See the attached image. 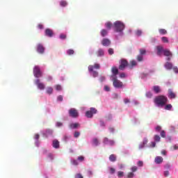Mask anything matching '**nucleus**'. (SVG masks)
Instances as JSON below:
<instances>
[{
  "label": "nucleus",
  "instance_id": "1",
  "mask_svg": "<svg viewBox=\"0 0 178 178\" xmlns=\"http://www.w3.org/2000/svg\"><path fill=\"white\" fill-rule=\"evenodd\" d=\"M154 102L157 106H165L168 103V97L163 95L157 96L154 98Z\"/></svg>",
  "mask_w": 178,
  "mask_h": 178
},
{
  "label": "nucleus",
  "instance_id": "2",
  "mask_svg": "<svg viewBox=\"0 0 178 178\" xmlns=\"http://www.w3.org/2000/svg\"><path fill=\"white\" fill-rule=\"evenodd\" d=\"M114 30L116 33H122L124 30V24L120 21L114 22Z\"/></svg>",
  "mask_w": 178,
  "mask_h": 178
},
{
  "label": "nucleus",
  "instance_id": "3",
  "mask_svg": "<svg viewBox=\"0 0 178 178\" xmlns=\"http://www.w3.org/2000/svg\"><path fill=\"white\" fill-rule=\"evenodd\" d=\"M113 86L115 88H123V82L118 79V77L113 78Z\"/></svg>",
  "mask_w": 178,
  "mask_h": 178
},
{
  "label": "nucleus",
  "instance_id": "4",
  "mask_svg": "<svg viewBox=\"0 0 178 178\" xmlns=\"http://www.w3.org/2000/svg\"><path fill=\"white\" fill-rule=\"evenodd\" d=\"M33 74L36 79H39V77H42V72H41V69L38 67V65H35L33 68Z\"/></svg>",
  "mask_w": 178,
  "mask_h": 178
},
{
  "label": "nucleus",
  "instance_id": "5",
  "mask_svg": "<svg viewBox=\"0 0 178 178\" xmlns=\"http://www.w3.org/2000/svg\"><path fill=\"white\" fill-rule=\"evenodd\" d=\"M120 63L119 65L120 70H124V69H126L127 66L129 67V62H127V60L126 59H121Z\"/></svg>",
  "mask_w": 178,
  "mask_h": 178
},
{
  "label": "nucleus",
  "instance_id": "6",
  "mask_svg": "<svg viewBox=\"0 0 178 178\" xmlns=\"http://www.w3.org/2000/svg\"><path fill=\"white\" fill-rule=\"evenodd\" d=\"M111 72L113 73V74L111 75V79L116 78L117 77L116 76H118V74H119V70L116 67H112Z\"/></svg>",
  "mask_w": 178,
  "mask_h": 178
},
{
  "label": "nucleus",
  "instance_id": "7",
  "mask_svg": "<svg viewBox=\"0 0 178 178\" xmlns=\"http://www.w3.org/2000/svg\"><path fill=\"white\" fill-rule=\"evenodd\" d=\"M103 143L106 145H115V140H110L108 138H104L103 140Z\"/></svg>",
  "mask_w": 178,
  "mask_h": 178
},
{
  "label": "nucleus",
  "instance_id": "8",
  "mask_svg": "<svg viewBox=\"0 0 178 178\" xmlns=\"http://www.w3.org/2000/svg\"><path fill=\"white\" fill-rule=\"evenodd\" d=\"M101 68V65L98 63H95L94 65H89L88 66V71L89 72H92L94 70V69H100Z\"/></svg>",
  "mask_w": 178,
  "mask_h": 178
},
{
  "label": "nucleus",
  "instance_id": "9",
  "mask_svg": "<svg viewBox=\"0 0 178 178\" xmlns=\"http://www.w3.org/2000/svg\"><path fill=\"white\" fill-rule=\"evenodd\" d=\"M176 97H177L176 93L175 92H173V90L172 89H169L168 90V98H170V99H175L176 98Z\"/></svg>",
  "mask_w": 178,
  "mask_h": 178
},
{
  "label": "nucleus",
  "instance_id": "10",
  "mask_svg": "<svg viewBox=\"0 0 178 178\" xmlns=\"http://www.w3.org/2000/svg\"><path fill=\"white\" fill-rule=\"evenodd\" d=\"M46 37H54V31L51 29H47L44 31Z\"/></svg>",
  "mask_w": 178,
  "mask_h": 178
},
{
  "label": "nucleus",
  "instance_id": "11",
  "mask_svg": "<svg viewBox=\"0 0 178 178\" xmlns=\"http://www.w3.org/2000/svg\"><path fill=\"white\" fill-rule=\"evenodd\" d=\"M44 51L45 48L42 44H38L37 45V52H38V54H44Z\"/></svg>",
  "mask_w": 178,
  "mask_h": 178
},
{
  "label": "nucleus",
  "instance_id": "12",
  "mask_svg": "<svg viewBox=\"0 0 178 178\" xmlns=\"http://www.w3.org/2000/svg\"><path fill=\"white\" fill-rule=\"evenodd\" d=\"M35 83L36 86H38V88L40 90H44L45 88V85H44V83H41L40 81V79H36Z\"/></svg>",
  "mask_w": 178,
  "mask_h": 178
},
{
  "label": "nucleus",
  "instance_id": "13",
  "mask_svg": "<svg viewBox=\"0 0 178 178\" xmlns=\"http://www.w3.org/2000/svg\"><path fill=\"white\" fill-rule=\"evenodd\" d=\"M102 44L103 47H109L111 45V40L108 38H104L102 40Z\"/></svg>",
  "mask_w": 178,
  "mask_h": 178
},
{
  "label": "nucleus",
  "instance_id": "14",
  "mask_svg": "<svg viewBox=\"0 0 178 178\" xmlns=\"http://www.w3.org/2000/svg\"><path fill=\"white\" fill-rule=\"evenodd\" d=\"M95 54L96 56H97L98 58H101L102 56H104L105 55V51H104L103 49H99Z\"/></svg>",
  "mask_w": 178,
  "mask_h": 178
},
{
  "label": "nucleus",
  "instance_id": "15",
  "mask_svg": "<svg viewBox=\"0 0 178 178\" xmlns=\"http://www.w3.org/2000/svg\"><path fill=\"white\" fill-rule=\"evenodd\" d=\"M154 162L157 163V165H159L163 162V158H162V156H156L154 159Z\"/></svg>",
  "mask_w": 178,
  "mask_h": 178
},
{
  "label": "nucleus",
  "instance_id": "16",
  "mask_svg": "<svg viewBox=\"0 0 178 178\" xmlns=\"http://www.w3.org/2000/svg\"><path fill=\"white\" fill-rule=\"evenodd\" d=\"M156 49H157V55L159 56H161V55H162V52H163V47L162 46H157L156 47Z\"/></svg>",
  "mask_w": 178,
  "mask_h": 178
},
{
  "label": "nucleus",
  "instance_id": "17",
  "mask_svg": "<svg viewBox=\"0 0 178 178\" xmlns=\"http://www.w3.org/2000/svg\"><path fill=\"white\" fill-rule=\"evenodd\" d=\"M164 66L167 70H172L173 69V64L172 63L166 62Z\"/></svg>",
  "mask_w": 178,
  "mask_h": 178
},
{
  "label": "nucleus",
  "instance_id": "18",
  "mask_svg": "<svg viewBox=\"0 0 178 178\" xmlns=\"http://www.w3.org/2000/svg\"><path fill=\"white\" fill-rule=\"evenodd\" d=\"M134 66H137V61L133 60L129 62V65L128 64V67L132 69Z\"/></svg>",
  "mask_w": 178,
  "mask_h": 178
},
{
  "label": "nucleus",
  "instance_id": "19",
  "mask_svg": "<svg viewBox=\"0 0 178 178\" xmlns=\"http://www.w3.org/2000/svg\"><path fill=\"white\" fill-rule=\"evenodd\" d=\"M153 90L156 94H159V92H161V87H159V86H153Z\"/></svg>",
  "mask_w": 178,
  "mask_h": 178
},
{
  "label": "nucleus",
  "instance_id": "20",
  "mask_svg": "<svg viewBox=\"0 0 178 178\" xmlns=\"http://www.w3.org/2000/svg\"><path fill=\"white\" fill-rule=\"evenodd\" d=\"M164 56H172V52L169 49H164L163 51Z\"/></svg>",
  "mask_w": 178,
  "mask_h": 178
},
{
  "label": "nucleus",
  "instance_id": "21",
  "mask_svg": "<svg viewBox=\"0 0 178 178\" xmlns=\"http://www.w3.org/2000/svg\"><path fill=\"white\" fill-rule=\"evenodd\" d=\"M53 147L56 149L59 148V141L58 140H53Z\"/></svg>",
  "mask_w": 178,
  "mask_h": 178
},
{
  "label": "nucleus",
  "instance_id": "22",
  "mask_svg": "<svg viewBox=\"0 0 178 178\" xmlns=\"http://www.w3.org/2000/svg\"><path fill=\"white\" fill-rule=\"evenodd\" d=\"M70 129H77V127H80V124L79 123H72L70 124Z\"/></svg>",
  "mask_w": 178,
  "mask_h": 178
},
{
  "label": "nucleus",
  "instance_id": "23",
  "mask_svg": "<svg viewBox=\"0 0 178 178\" xmlns=\"http://www.w3.org/2000/svg\"><path fill=\"white\" fill-rule=\"evenodd\" d=\"M100 34L102 37H106V35H108V31H106V29H102L100 31Z\"/></svg>",
  "mask_w": 178,
  "mask_h": 178
},
{
  "label": "nucleus",
  "instance_id": "24",
  "mask_svg": "<svg viewBox=\"0 0 178 178\" xmlns=\"http://www.w3.org/2000/svg\"><path fill=\"white\" fill-rule=\"evenodd\" d=\"M109 161H111V162H116V155L111 154L109 156Z\"/></svg>",
  "mask_w": 178,
  "mask_h": 178
},
{
  "label": "nucleus",
  "instance_id": "25",
  "mask_svg": "<svg viewBox=\"0 0 178 178\" xmlns=\"http://www.w3.org/2000/svg\"><path fill=\"white\" fill-rule=\"evenodd\" d=\"M70 116L71 118H78L79 117V113H77V112H70Z\"/></svg>",
  "mask_w": 178,
  "mask_h": 178
},
{
  "label": "nucleus",
  "instance_id": "26",
  "mask_svg": "<svg viewBox=\"0 0 178 178\" xmlns=\"http://www.w3.org/2000/svg\"><path fill=\"white\" fill-rule=\"evenodd\" d=\"M94 113H97L96 112H86L85 114V116H86V118H92V116L94 115Z\"/></svg>",
  "mask_w": 178,
  "mask_h": 178
},
{
  "label": "nucleus",
  "instance_id": "27",
  "mask_svg": "<svg viewBox=\"0 0 178 178\" xmlns=\"http://www.w3.org/2000/svg\"><path fill=\"white\" fill-rule=\"evenodd\" d=\"M105 26L106 27V29H108V30H111V29H112V22H106L105 24Z\"/></svg>",
  "mask_w": 178,
  "mask_h": 178
},
{
  "label": "nucleus",
  "instance_id": "28",
  "mask_svg": "<svg viewBox=\"0 0 178 178\" xmlns=\"http://www.w3.org/2000/svg\"><path fill=\"white\" fill-rule=\"evenodd\" d=\"M159 33L163 35H165V34H168V31L165 29H161L159 30Z\"/></svg>",
  "mask_w": 178,
  "mask_h": 178
},
{
  "label": "nucleus",
  "instance_id": "29",
  "mask_svg": "<svg viewBox=\"0 0 178 178\" xmlns=\"http://www.w3.org/2000/svg\"><path fill=\"white\" fill-rule=\"evenodd\" d=\"M47 93L49 94V95H51V94H52V92H54V88H51V87H48L47 88L46 90Z\"/></svg>",
  "mask_w": 178,
  "mask_h": 178
},
{
  "label": "nucleus",
  "instance_id": "30",
  "mask_svg": "<svg viewBox=\"0 0 178 178\" xmlns=\"http://www.w3.org/2000/svg\"><path fill=\"white\" fill-rule=\"evenodd\" d=\"M172 104H167L165 106L164 109H165L166 111H172Z\"/></svg>",
  "mask_w": 178,
  "mask_h": 178
},
{
  "label": "nucleus",
  "instance_id": "31",
  "mask_svg": "<svg viewBox=\"0 0 178 178\" xmlns=\"http://www.w3.org/2000/svg\"><path fill=\"white\" fill-rule=\"evenodd\" d=\"M154 141H156V143H159V141H161V136H159V135H155Z\"/></svg>",
  "mask_w": 178,
  "mask_h": 178
},
{
  "label": "nucleus",
  "instance_id": "32",
  "mask_svg": "<svg viewBox=\"0 0 178 178\" xmlns=\"http://www.w3.org/2000/svg\"><path fill=\"white\" fill-rule=\"evenodd\" d=\"M93 144H94V145H95L96 147H97V145H99V141H98V139H97V138H95L93 139Z\"/></svg>",
  "mask_w": 178,
  "mask_h": 178
},
{
  "label": "nucleus",
  "instance_id": "33",
  "mask_svg": "<svg viewBox=\"0 0 178 178\" xmlns=\"http://www.w3.org/2000/svg\"><path fill=\"white\" fill-rule=\"evenodd\" d=\"M84 159H85L84 156H79L77 158V161H79V162H84Z\"/></svg>",
  "mask_w": 178,
  "mask_h": 178
},
{
  "label": "nucleus",
  "instance_id": "34",
  "mask_svg": "<svg viewBox=\"0 0 178 178\" xmlns=\"http://www.w3.org/2000/svg\"><path fill=\"white\" fill-rule=\"evenodd\" d=\"M60 5L63 7L67 6V2L66 1H61Z\"/></svg>",
  "mask_w": 178,
  "mask_h": 178
},
{
  "label": "nucleus",
  "instance_id": "35",
  "mask_svg": "<svg viewBox=\"0 0 178 178\" xmlns=\"http://www.w3.org/2000/svg\"><path fill=\"white\" fill-rule=\"evenodd\" d=\"M139 51H140V55H141L142 56L143 55H145V54H147V51L144 49H140Z\"/></svg>",
  "mask_w": 178,
  "mask_h": 178
},
{
  "label": "nucleus",
  "instance_id": "36",
  "mask_svg": "<svg viewBox=\"0 0 178 178\" xmlns=\"http://www.w3.org/2000/svg\"><path fill=\"white\" fill-rule=\"evenodd\" d=\"M141 34H143V31L140 29L137 30L136 31V35L138 36V37H140L141 36Z\"/></svg>",
  "mask_w": 178,
  "mask_h": 178
},
{
  "label": "nucleus",
  "instance_id": "37",
  "mask_svg": "<svg viewBox=\"0 0 178 178\" xmlns=\"http://www.w3.org/2000/svg\"><path fill=\"white\" fill-rule=\"evenodd\" d=\"M67 55H73L74 54V50L71 49H68L67 51Z\"/></svg>",
  "mask_w": 178,
  "mask_h": 178
},
{
  "label": "nucleus",
  "instance_id": "38",
  "mask_svg": "<svg viewBox=\"0 0 178 178\" xmlns=\"http://www.w3.org/2000/svg\"><path fill=\"white\" fill-rule=\"evenodd\" d=\"M143 57L140 54L137 56V60L138 62H143Z\"/></svg>",
  "mask_w": 178,
  "mask_h": 178
},
{
  "label": "nucleus",
  "instance_id": "39",
  "mask_svg": "<svg viewBox=\"0 0 178 178\" xmlns=\"http://www.w3.org/2000/svg\"><path fill=\"white\" fill-rule=\"evenodd\" d=\"M123 176H124V172H123L122 171H119L118 172V177H123Z\"/></svg>",
  "mask_w": 178,
  "mask_h": 178
},
{
  "label": "nucleus",
  "instance_id": "40",
  "mask_svg": "<svg viewBox=\"0 0 178 178\" xmlns=\"http://www.w3.org/2000/svg\"><path fill=\"white\" fill-rule=\"evenodd\" d=\"M160 134L161 137H162L163 138H166V132H165V131H161Z\"/></svg>",
  "mask_w": 178,
  "mask_h": 178
},
{
  "label": "nucleus",
  "instance_id": "41",
  "mask_svg": "<svg viewBox=\"0 0 178 178\" xmlns=\"http://www.w3.org/2000/svg\"><path fill=\"white\" fill-rule=\"evenodd\" d=\"M130 102H131L129 98H124V104H125V105H127V104H130Z\"/></svg>",
  "mask_w": 178,
  "mask_h": 178
},
{
  "label": "nucleus",
  "instance_id": "42",
  "mask_svg": "<svg viewBox=\"0 0 178 178\" xmlns=\"http://www.w3.org/2000/svg\"><path fill=\"white\" fill-rule=\"evenodd\" d=\"M146 97L147 98H152V92H146Z\"/></svg>",
  "mask_w": 178,
  "mask_h": 178
},
{
  "label": "nucleus",
  "instance_id": "43",
  "mask_svg": "<svg viewBox=\"0 0 178 178\" xmlns=\"http://www.w3.org/2000/svg\"><path fill=\"white\" fill-rule=\"evenodd\" d=\"M161 40L163 41V42H166V43L169 42V40L166 37H162Z\"/></svg>",
  "mask_w": 178,
  "mask_h": 178
},
{
  "label": "nucleus",
  "instance_id": "44",
  "mask_svg": "<svg viewBox=\"0 0 178 178\" xmlns=\"http://www.w3.org/2000/svg\"><path fill=\"white\" fill-rule=\"evenodd\" d=\"M108 54H109V55H113V54H115V51H113V49L109 48L108 49Z\"/></svg>",
  "mask_w": 178,
  "mask_h": 178
},
{
  "label": "nucleus",
  "instance_id": "45",
  "mask_svg": "<svg viewBox=\"0 0 178 178\" xmlns=\"http://www.w3.org/2000/svg\"><path fill=\"white\" fill-rule=\"evenodd\" d=\"M72 165H74L75 166H77V165H79V160L74 159L72 161Z\"/></svg>",
  "mask_w": 178,
  "mask_h": 178
},
{
  "label": "nucleus",
  "instance_id": "46",
  "mask_svg": "<svg viewBox=\"0 0 178 178\" xmlns=\"http://www.w3.org/2000/svg\"><path fill=\"white\" fill-rule=\"evenodd\" d=\"M156 131H157V133H159V131H161V130H162V127L161 126H157L155 128Z\"/></svg>",
  "mask_w": 178,
  "mask_h": 178
},
{
  "label": "nucleus",
  "instance_id": "47",
  "mask_svg": "<svg viewBox=\"0 0 178 178\" xmlns=\"http://www.w3.org/2000/svg\"><path fill=\"white\" fill-rule=\"evenodd\" d=\"M66 35L65 34H63V33H61L60 35V38L61 39V40H66Z\"/></svg>",
  "mask_w": 178,
  "mask_h": 178
},
{
  "label": "nucleus",
  "instance_id": "48",
  "mask_svg": "<svg viewBox=\"0 0 178 178\" xmlns=\"http://www.w3.org/2000/svg\"><path fill=\"white\" fill-rule=\"evenodd\" d=\"M109 170H110V173L111 175H113V173H115V172H116V170H115V168H109Z\"/></svg>",
  "mask_w": 178,
  "mask_h": 178
},
{
  "label": "nucleus",
  "instance_id": "49",
  "mask_svg": "<svg viewBox=\"0 0 178 178\" xmlns=\"http://www.w3.org/2000/svg\"><path fill=\"white\" fill-rule=\"evenodd\" d=\"M80 136V132L79 131H75L74 134V137H75V138H79V136Z\"/></svg>",
  "mask_w": 178,
  "mask_h": 178
},
{
  "label": "nucleus",
  "instance_id": "50",
  "mask_svg": "<svg viewBox=\"0 0 178 178\" xmlns=\"http://www.w3.org/2000/svg\"><path fill=\"white\" fill-rule=\"evenodd\" d=\"M127 177H128V178H133V177H134V173H133V172H129V173H128V175H127Z\"/></svg>",
  "mask_w": 178,
  "mask_h": 178
},
{
  "label": "nucleus",
  "instance_id": "51",
  "mask_svg": "<svg viewBox=\"0 0 178 178\" xmlns=\"http://www.w3.org/2000/svg\"><path fill=\"white\" fill-rule=\"evenodd\" d=\"M93 77H98V72L97 71H92Z\"/></svg>",
  "mask_w": 178,
  "mask_h": 178
},
{
  "label": "nucleus",
  "instance_id": "52",
  "mask_svg": "<svg viewBox=\"0 0 178 178\" xmlns=\"http://www.w3.org/2000/svg\"><path fill=\"white\" fill-rule=\"evenodd\" d=\"M56 90L57 91H60L62 90V86H60V85H56Z\"/></svg>",
  "mask_w": 178,
  "mask_h": 178
},
{
  "label": "nucleus",
  "instance_id": "53",
  "mask_svg": "<svg viewBox=\"0 0 178 178\" xmlns=\"http://www.w3.org/2000/svg\"><path fill=\"white\" fill-rule=\"evenodd\" d=\"M137 165H138V166H139V167H142V166H143V165H144V162H143V161H139L138 162Z\"/></svg>",
  "mask_w": 178,
  "mask_h": 178
},
{
  "label": "nucleus",
  "instance_id": "54",
  "mask_svg": "<svg viewBox=\"0 0 178 178\" xmlns=\"http://www.w3.org/2000/svg\"><path fill=\"white\" fill-rule=\"evenodd\" d=\"M131 170L132 172H137V170H138L137 166H133V167L131 168Z\"/></svg>",
  "mask_w": 178,
  "mask_h": 178
},
{
  "label": "nucleus",
  "instance_id": "55",
  "mask_svg": "<svg viewBox=\"0 0 178 178\" xmlns=\"http://www.w3.org/2000/svg\"><path fill=\"white\" fill-rule=\"evenodd\" d=\"M120 79H124L126 78V74L124 72H122L120 74Z\"/></svg>",
  "mask_w": 178,
  "mask_h": 178
},
{
  "label": "nucleus",
  "instance_id": "56",
  "mask_svg": "<svg viewBox=\"0 0 178 178\" xmlns=\"http://www.w3.org/2000/svg\"><path fill=\"white\" fill-rule=\"evenodd\" d=\"M57 100H58V101H60V102L63 101V96L59 95V96L57 97Z\"/></svg>",
  "mask_w": 178,
  "mask_h": 178
},
{
  "label": "nucleus",
  "instance_id": "57",
  "mask_svg": "<svg viewBox=\"0 0 178 178\" xmlns=\"http://www.w3.org/2000/svg\"><path fill=\"white\" fill-rule=\"evenodd\" d=\"M48 158L49 159L50 161H54V156L52 155V154H49Z\"/></svg>",
  "mask_w": 178,
  "mask_h": 178
},
{
  "label": "nucleus",
  "instance_id": "58",
  "mask_svg": "<svg viewBox=\"0 0 178 178\" xmlns=\"http://www.w3.org/2000/svg\"><path fill=\"white\" fill-rule=\"evenodd\" d=\"M113 98H114V99H118V98H119V95H118L117 93H114L113 95Z\"/></svg>",
  "mask_w": 178,
  "mask_h": 178
},
{
  "label": "nucleus",
  "instance_id": "59",
  "mask_svg": "<svg viewBox=\"0 0 178 178\" xmlns=\"http://www.w3.org/2000/svg\"><path fill=\"white\" fill-rule=\"evenodd\" d=\"M147 143H148V139L145 138V139L143 140L142 144H143V145H146V144H147Z\"/></svg>",
  "mask_w": 178,
  "mask_h": 178
},
{
  "label": "nucleus",
  "instance_id": "60",
  "mask_svg": "<svg viewBox=\"0 0 178 178\" xmlns=\"http://www.w3.org/2000/svg\"><path fill=\"white\" fill-rule=\"evenodd\" d=\"M165 177H168L170 175L169 172L168 170L166 171H164V173H163Z\"/></svg>",
  "mask_w": 178,
  "mask_h": 178
},
{
  "label": "nucleus",
  "instance_id": "61",
  "mask_svg": "<svg viewBox=\"0 0 178 178\" xmlns=\"http://www.w3.org/2000/svg\"><path fill=\"white\" fill-rule=\"evenodd\" d=\"M92 175H94V172L92 170H90L88 171V176H92Z\"/></svg>",
  "mask_w": 178,
  "mask_h": 178
},
{
  "label": "nucleus",
  "instance_id": "62",
  "mask_svg": "<svg viewBox=\"0 0 178 178\" xmlns=\"http://www.w3.org/2000/svg\"><path fill=\"white\" fill-rule=\"evenodd\" d=\"M75 178H83V175H81V174H76L75 175Z\"/></svg>",
  "mask_w": 178,
  "mask_h": 178
},
{
  "label": "nucleus",
  "instance_id": "63",
  "mask_svg": "<svg viewBox=\"0 0 178 178\" xmlns=\"http://www.w3.org/2000/svg\"><path fill=\"white\" fill-rule=\"evenodd\" d=\"M171 166H172V165H170V164L167 163V164H165V169H170Z\"/></svg>",
  "mask_w": 178,
  "mask_h": 178
},
{
  "label": "nucleus",
  "instance_id": "64",
  "mask_svg": "<svg viewBox=\"0 0 178 178\" xmlns=\"http://www.w3.org/2000/svg\"><path fill=\"white\" fill-rule=\"evenodd\" d=\"M172 70H174L175 73H178V68H177V67H172Z\"/></svg>",
  "mask_w": 178,
  "mask_h": 178
}]
</instances>
